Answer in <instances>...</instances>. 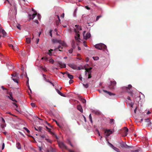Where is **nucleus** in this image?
Segmentation results:
<instances>
[{"instance_id": "e2e57ef3", "label": "nucleus", "mask_w": 152, "mask_h": 152, "mask_svg": "<svg viewBox=\"0 0 152 152\" xmlns=\"http://www.w3.org/2000/svg\"><path fill=\"white\" fill-rule=\"evenodd\" d=\"M85 8L87 9V10H89L90 9V8L89 7H88V6H86L85 7Z\"/></svg>"}, {"instance_id": "864d4df0", "label": "nucleus", "mask_w": 152, "mask_h": 152, "mask_svg": "<svg viewBox=\"0 0 152 152\" xmlns=\"http://www.w3.org/2000/svg\"><path fill=\"white\" fill-rule=\"evenodd\" d=\"M5 145L4 143H3L2 144V150H3L4 148Z\"/></svg>"}, {"instance_id": "b1692460", "label": "nucleus", "mask_w": 152, "mask_h": 152, "mask_svg": "<svg viewBox=\"0 0 152 152\" xmlns=\"http://www.w3.org/2000/svg\"><path fill=\"white\" fill-rule=\"evenodd\" d=\"M80 100L83 103H85L86 102V99H84L82 98H80Z\"/></svg>"}, {"instance_id": "a18cd8bd", "label": "nucleus", "mask_w": 152, "mask_h": 152, "mask_svg": "<svg viewBox=\"0 0 152 152\" xmlns=\"http://www.w3.org/2000/svg\"><path fill=\"white\" fill-rule=\"evenodd\" d=\"M9 46L10 48H13L14 50V49L13 48V46L12 45H11V44L9 45Z\"/></svg>"}, {"instance_id": "bb28decb", "label": "nucleus", "mask_w": 152, "mask_h": 152, "mask_svg": "<svg viewBox=\"0 0 152 152\" xmlns=\"http://www.w3.org/2000/svg\"><path fill=\"white\" fill-rule=\"evenodd\" d=\"M93 112L96 114L98 115H99L100 114V113L99 111L97 110H94L93 111Z\"/></svg>"}, {"instance_id": "58836bf2", "label": "nucleus", "mask_w": 152, "mask_h": 152, "mask_svg": "<svg viewBox=\"0 0 152 152\" xmlns=\"http://www.w3.org/2000/svg\"><path fill=\"white\" fill-rule=\"evenodd\" d=\"M60 20L59 21V20H58L56 21V25L57 26L59 24V23H60Z\"/></svg>"}, {"instance_id": "bf43d9fd", "label": "nucleus", "mask_w": 152, "mask_h": 152, "mask_svg": "<svg viewBox=\"0 0 152 152\" xmlns=\"http://www.w3.org/2000/svg\"><path fill=\"white\" fill-rule=\"evenodd\" d=\"M39 41V38L37 39V40H36V43L37 44L38 43Z\"/></svg>"}, {"instance_id": "69168bd1", "label": "nucleus", "mask_w": 152, "mask_h": 152, "mask_svg": "<svg viewBox=\"0 0 152 152\" xmlns=\"http://www.w3.org/2000/svg\"><path fill=\"white\" fill-rule=\"evenodd\" d=\"M43 77L44 78V80L45 79H46V75H45L43 74Z\"/></svg>"}, {"instance_id": "6e6d98bb", "label": "nucleus", "mask_w": 152, "mask_h": 152, "mask_svg": "<svg viewBox=\"0 0 152 152\" xmlns=\"http://www.w3.org/2000/svg\"><path fill=\"white\" fill-rule=\"evenodd\" d=\"M91 77V74H88V78H90Z\"/></svg>"}, {"instance_id": "20e7f679", "label": "nucleus", "mask_w": 152, "mask_h": 152, "mask_svg": "<svg viewBox=\"0 0 152 152\" xmlns=\"http://www.w3.org/2000/svg\"><path fill=\"white\" fill-rule=\"evenodd\" d=\"M110 84L109 86V88L111 90L115 89L116 85V82L115 81H110Z\"/></svg>"}, {"instance_id": "39448f33", "label": "nucleus", "mask_w": 152, "mask_h": 152, "mask_svg": "<svg viewBox=\"0 0 152 152\" xmlns=\"http://www.w3.org/2000/svg\"><path fill=\"white\" fill-rule=\"evenodd\" d=\"M89 65L88 64H87L84 66V69H85V75H86L87 72L88 74H91V70L92 69V67H90L89 68H87V66H88Z\"/></svg>"}, {"instance_id": "72a5a7b5", "label": "nucleus", "mask_w": 152, "mask_h": 152, "mask_svg": "<svg viewBox=\"0 0 152 152\" xmlns=\"http://www.w3.org/2000/svg\"><path fill=\"white\" fill-rule=\"evenodd\" d=\"M49 62L51 64H53L54 62V61L53 59H50L49 60Z\"/></svg>"}, {"instance_id": "a878e982", "label": "nucleus", "mask_w": 152, "mask_h": 152, "mask_svg": "<svg viewBox=\"0 0 152 152\" xmlns=\"http://www.w3.org/2000/svg\"><path fill=\"white\" fill-rule=\"evenodd\" d=\"M107 141L108 143L109 144V145L113 149L115 147L112 144H111L109 142L108 140H107Z\"/></svg>"}, {"instance_id": "4d7b16f0", "label": "nucleus", "mask_w": 152, "mask_h": 152, "mask_svg": "<svg viewBox=\"0 0 152 152\" xmlns=\"http://www.w3.org/2000/svg\"><path fill=\"white\" fill-rule=\"evenodd\" d=\"M42 70H43L45 72H46L47 71V70L46 68L42 67Z\"/></svg>"}, {"instance_id": "5fc2aeb1", "label": "nucleus", "mask_w": 152, "mask_h": 152, "mask_svg": "<svg viewBox=\"0 0 152 152\" xmlns=\"http://www.w3.org/2000/svg\"><path fill=\"white\" fill-rule=\"evenodd\" d=\"M84 69V67H82V68H80V67H77V69L78 70H80L81 69Z\"/></svg>"}, {"instance_id": "473e14b6", "label": "nucleus", "mask_w": 152, "mask_h": 152, "mask_svg": "<svg viewBox=\"0 0 152 152\" xmlns=\"http://www.w3.org/2000/svg\"><path fill=\"white\" fill-rule=\"evenodd\" d=\"M83 85L86 88H88L89 86L88 84L87 83L86 84H83Z\"/></svg>"}, {"instance_id": "5701e85b", "label": "nucleus", "mask_w": 152, "mask_h": 152, "mask_svg": "<svg viewBox=\"0 0 152 152\" xmlns=\"http://www.w3.org/2000/svg\"><path fill=\"white\" fill-rule=\"evenodd\" d=\"M31 38L28 37L26 38V42L28 44H29L30 43Z\"/></svg>"}, {"instance_id": "052dcab7", "label": "nucleus", "mask_w": 152, "mask_h": 152, "mask_svg": "<svg viewBox=\"0 0 152 152\" xmlns=\"http://www.w3.org/2000/svg\"><path fill=\"white\" fill-rule=\"evenodd\" d=\"M45 81L47 82H49V81H50L48 79H47L46 78V79H45L44 80Z\"/></svg>"}, {"instance_id": "6e6552de", "label": "nucleus", "mask_w": 152, "mask_h": 152, "mask_svg": "<svg viewBox=\"0 0 152 152\" xmlns=\"http://www.w3.org/2000/svg\"><path fill=\"white\" fill-rule=\"evenodd\" d=\"M75 31L76 33V35L75 36V39L76 40H78L80 39V34H79V32L77 31L76 29H75Z\"/></svg>"}, {"instance_id": "79ce46f5", "label": "nucleus", "mask_w": 152, "mask_h": 152, "mask_svg": "<svg viewBox=\"0 0 152 152\" xmlns=\"http://www.w3.org/2000/svg\"><path fill=\"white\" fill-rule=\"evenodd\" d=\"M59 44L62 45L63 46H65V43L63 41H61V43H59Z\"/></svg>"}, {"instance_id": "c9c22d12", "label": "nucleus", "mask_w": 152, "mask_h": 152, "mask_svg": "<svg viewBox=\"0 0 152 152\" xmlns=\"http://www.w3.org/2000/svg\"><path fill=\"white\" fill-rule=\"evenodd\" d=\"M89 119H90L91 122V123H92V117H91V114H90L89 116Z\"/></svg>"}, {"instance_id": "aec40b11", "label": "nucleus", "mask_w": 152, "mask_h": 152, "mask_svg": "<svg viewBox=\"0 0 152 152\" xmlns=\"http://www.w3.org/2000/svg\"><path fill=\"white\" fill-rule=\"evenodd\" d=\"M16 146L18 149H20L21 148L20 144L19 142H17Z\"/></svg>"}, {"instance_id": "f3484780", "label": "nucleus", "mask_w": 152, "mask_h": 152, "mask_svg": "<svg viewBox=\"0 0 152 152\" xmlns=\"http://www.w3.org/2000/svg\"><path fill=\"white\" fill-rule=\"evenodd\" d=\"M56 90L57 91V92L60 95H61V96H65L62 93H61V92H60L57 89H56Z\"/></svg>"}, {"instance_id": "4c0bfd02", "label": "nucleus", "mask_w": 152, "mask_h": 152, "mask_svg": "<svg viewBox=\"0 0 152 152\" xmlns=\"http://www.w3.org/2000/svg\"><path fill=\"white\" fill-rule=\"evenodd\" d=\"M8 68L10 70L12 69H13V66H9V67L8 66Z\"/></svg>"}, {"instance_id": "338daca9", "label": "nucleus", "mask_w": 152, "mask_h": 152, "mask_svg": "<svg viewBox=\"0 0 152 152\" xmlns=\"http://www.w3.org/2000/svg\"><path fill=\"white\" fill-rule=\"evenodd\" d=\"M13 104L14 105H15L16 107H18V105H17V104L13 102Z\"/></svg>"}, {"instance_id": "0e129e2a", "label": "nucleus", "mask_w": 152, "mask_h": 152, "mask_svg": "<svg viewBox=\"0 0 152 152\" xmlns=\"http://www.w3.org/2000/svg\"><path fill=\"white\" fill-rule=\"evenodd\" d=\"M1 118L2 120V122H3V123H5V121L4 120V118Z\"/></svg>"}, {"instance_id": "f03ea898", "label": "nucleus", "mask_w": 152, "mask_h": 152, "mask_svg": "<svg viewBox=\"0 0 152 152\" xmlns=\"http://www.w3.org/2000/svg\"><path fill=\"white\" fill-rule=\"evenodd\" d=\"M114 131H111L110 129H105L104 130V133L105 134V137L106 140H108L107 139L108 137L109 136L110 134H112Z\"/></svg>"}, {"instance_id": "49530a36", "label": "nucleus", "mask_w": 152, "mask_h": 152, "mask_svg": "<svg viewBox=\"0 0 152 152\" xmlns=\"http://www.w3.org/2000/svg\"><path fill=\"white\" fill-rule=\"evenodd\" d=\"M56 123L57 125L59 127H60V126L59 124L55 120H54Z\"/></svg>"}, {"instance_id": "f704fd0d", "label": "nucleus", "mask_w": 152, "mask_h": 152, "mask_svg": "<svg viewBox=\"0 0 152 152\" xmlns=\"http://www.w3.org/2000/svg\"><path fill=\"white\" fill-rule=\"evenodd\" d=\"M57 49H59V51H62V50H61V49H62V48L61 47V46L60 45H59L58 47L57 48Z\"/></svg>"}, {"instance_id": "dca6fc26", "label": "nucleus", "mask_w": 152, "mask_h": 152, "mask_svg": "<svg viewBox=\"0 0 152 152\" xmlns=\"http://www.w3.org/2000/svg\"><path fill=\"white\" fill-rule=\"evenodd\" d=\"M108 121H109V123L111 125H113L114 124V120L113 119H110L109 118L107 119Z\"/></svg>"}, {"instance_id": "c85d7f7f", "label": "nucleus", "mask_w": 152, "mask_h": 152, "mask_svg": "<svg viewBox=\"0 0 152 152\" xmlns=\"http://www.w3.org/2000/svg\"><path fill=\"white\" fill-rule=\"evenodd\" d=\"M12 80L15 82L18 83V79L14 77H12Z\"/></svg>"}, {"instance_id": "7ed1b4c3", "label": "nucleus", "mask_w": 152, "mask_h": 152, "mask_svg": "<svg viewBox=\"0 0 152 152\" xmlns=\"http://www.w3.org/2000/svg\"><path fill=\"white\" fill-rule=\"evenodd\" d=\"M132 87V86L131 85H129L128 86V87H122V88L125 90L126 91L128 92L130 94L131 96H132V92L130 90L131 88Z\"/></svg>"}, {"instance_id": "c03bdc74", "label": "nucleus", "mask_w": 152, "mask_h": 152, "mask_svg": "<svg viewBox=\"0 0 152 152\" xmlns=\"http://www.w3.org/2000/svg\"><path fill=\"white\" fill-rule=\"evenodd\" d=\"M68 141H69V144L72 147H73V145L71 144V143L70 142V141L69 140H68Z\"/></svg>"}, {"instance_id": "1a4fd4ad", "label": "nucleus", "mask_w": 152, "mask_h": 152, "mask_svg": "<svg viewBox=\"0 0 152 152\" xmlns=\"http://www.w3.org/2000/svg\"><path fill=\"white\" fill-rule=\"evenodd\" d=\"M69 66L71 67L72 68L74 69H76L77 68V67L76 65L73 64H68Z\"/></svg>"}, {"instance_id": "8fccbe9b", "label": "nucleus", "mask_w": 152, "mask_h": 152, "mask_svg": "<svg viewBox=\"0 0 152 152\" xmlns=\"http://www.w3.org/2000/svg\"><path fill=\"white\" fill-rule=\"evenodd\" d=\"M31 104L33 107H34L35 106V104L33 103H31Z\"/></svg>"}, {"instance_id": "c756f323", "label": "nucleus", "mask_w": 152, "mask_h": 152, "mask_svg": "<svg viewBox=\"0 0 152 152\" xmlns=\"http://www.w3.org/2000/svg\"><path fill=\"white\" fill-rule=\"evenodd\" d=\"M113 149L117 152H120L119 149L118 148H117L115 147Z\"/></svg>"}, {"instance_id": "a19ab883", "label": "nucleus", "mask_w": 152, "mask_h": 152, "mask_svg": "<svg viewBox=\"0 0 152 152\" xmlns=\"http://www.w3.org/2000/svg\"><path fill=\"white\" fill-rule=\"evenodd\" d=\"M93 58L94 60H96L99 59V57H93Z\"/></svg>"}, {"instance_id": "2eb2a0df", "label": "nucleus", "mask_w": 152, "mask_h": 152, "mask_svg": "<svg viewBox=\"0 0 152 152\" xmlns=\"http://www.w3.org/2000/svg\"><path fill=\"white\" fill-rule=\"evenodd\" d=\"M103 91L104 92L107 93V94H108L109 95H110V96H112V95H115V94L111 92H110L109 91H108L105 90H103Z\"/></svg>"}, {"instance_id": "a211bd4d", "label": "nucleus", "mask_w": 152, "mask_h": 152, "mask_svg": "<svg viewBox=\"0 0 152 152\" xmlns=\"http://www.w3.org/2000/svg\"><path fill=\"white\" fill-rule=\"evenodd\" d=\"M53 41L54 43H61V40H58L57 39H53Z\"/></svg>"}, {"instance_id": "412c9836", "label": "nucleus", "mask_w": 152, "mask_h": 152, "mask_svg": "<svg viewBox=\"0 0 152 152\" xmlns=\"http://www.w3.org/2000/svg\"><path fill=\"white\" fill-rule=\"evenodd\" d=\"M8 97L10 99L12 100L13 101L16 102H17V101L15 99H13L12 96L10 97L9 96H8Z\"/></svg>"}, {"instance_id": "cd10ccee", "label": "nucleus", "mask_w": 152, "mask_h": 152, "mask_svg": "<svg viewBox=\"0 0 152 152\" xmlns=\"http://www.w3.org/2000/svg\"><path fill=\"white\" fill-rule=\"evenodd\" d=\"M45 140L48 142H49L50 143H51L52 142V141L50 140L49 139H48V138H45Z\"/></svg>"}, {"instance_id": "f257e3e1", "label": "nucleus", "mask_w": 152, "mask_h": 152, "mask_svg": "<svg viewBox=\"0 0 152 152\" xmlns=\"http://www.w3.org/2000/svg\"><path fill=\"white\" fill-rule=\"evenodd\" d=\"M94 47L96 48L99 50H104L107 49V46L104 44L100 43L95 45Z\"/></svg>"}, {"instance_id": "9d476101", "label": "nucleus", "mask_w": 152, "mask_h": 152, "mask_svg": "<svg viewBox=\"0 0 152 152\" xmlns=\"http://www.w3.org/2000/svg\"><path fill=\"white\" fill-rule=\"evenodd\" d=\"M58 64L59 65V66L61 68H65L66 67V65L64 63H62L61 62L58 61Z\"/></svg>"}, {"instance_id": "f8f14e48", "label": "nucleus", "mask_w": 152, "mask_h": 152, "mask_svg": "<svg viewBox=\"0 0 152 152\" xmlns=\"http://www.w3.org/2000/svg\"><path fill=\"white\" fill-rule=\"evenodd\" d=\"M0 32H1L3 35V37H4L6 36L7 34L6 32L3 29H2L0 27Z\"/></svg>"}, {"instance_id": "13d9d810", "label": "nucleus", "mask_w": 152, "mask_h": 152, "mask_svg": "<svg viewBox=\"0 0 152 152\" xmlns=\"http://www.w3.org/2000/svg\"><path fill=\"white\" fill-rule=\"evenodd\" d=\"M83 43L85 47H87V45L86 43V42L85 41L83 42Z\"/></svg>"}, {"instance_id": "4468645a", "label": "nucleus", "mask_w": 152, "mask_h": 152, "mask_svg": "<svg viewBox=\"0 0 152 152\" xmlns=\"http://www.w3.org/2000/svg\"><path fill=\"white\" fill-rule=\"evenodd\" d=\"M77 108L81 113L83 112V109L82 107L80 105H78L77 106Z\"/></svg>"}, {"instance_id": "6ab92c4d", "label": "nucleus", "mask_w": 152, "mask_h": 152, "mask_svg": "<svg viewBox=\"0 0 152 152\" xmlns=\"http://www.w3.org/2000/svg\"><path fill=\"white\" fill-rule=\"evenodd\" d=\"M35 129L37 131L41 132L42 130V127L39 126L37 127H35Z\"/></svg>"}, {"instance_id": "2f4dec72", "label": "nucleus", "mask_w": 152, "mask_h": 152, "mask_svg": "<svg viewBox=\"0 0 152 152\" xmlns=\"http://www.w3.org/2000/svg\"><path fill=\"white\" fill-rule=\"evenodd\" d=\"M48 152H53V149L52 147H50V150H48Z\"/></svg>"}, {"instance_id": "393cba45", "label": "nucleus", "mask_w": 152, "mask_h": 152, "mask_svg": "<svg viewBox=\"0 0 152 152\" xmlns=\"http://www.w3.org/2000/svg\"><path fill=\"white\" fill-rule=\"evenodd\" d=\"M91 34H90V33H89V32H88L86 34V38L88 39V38H89L91 37Z\"/></svg>"}, {"instance_id": "423d86ee", "label": "nucleus", "mask_w": 152, "mask_h": 152, "mask_svg": "<svg viewBox=\"0 0 152 152\" xmlns=\"http://www.w3.org/2000/svg\"><path fill=\"white\" fill-rule=\"evenodd\" d=\"M58 145L62 149H65L66 150H68L66 145L62 142H60L58 143Z\"/></svg>"}, {"instance_id": "ea45409f", "label": "nucleus", "mask_w": 152, "mask_h": 152, "mask_svg": "<svg viewBox=\"0 0 152 152\" xmlns=\"http://www.w3.org/2000/svg\"><path fill=\"white\" fill-rule=\"evenodd\" d=\"M73 50L72 48L70 49L69 50V52L70 53H72Z\"/></svg>"}, {"instance_id": "e433bc0d", "label": "nucleus", "mask_w": 152, "mask_h": 152, "mask_svg": "<svg viewBox=\"0 0 152 152\" xmlns=\"http://www.w3.org/2000/svg\"><path fill=\"white\" fill-rule=\"evenodd\" d=\"M17 27L18 28L19 30L21 29V26L20 24H18L17 26Z\"/></svg>"}, {"instance_id": "3c124183", "label": "nucleus", "mask_w": 152, "mask_h": 152, "mask_svg": "<svg viewBox=\"0 0 152 152\" xmlns=\"http://www.w3.org/2000/svg\"><path fill=\"white\" fill-rule=\"evenodd\" d=\"M52 31L51 30L50 31V32H49V34H50V36L51 37H52Z\"/></svg>"}, {"instance_id": "680f3d73", "label": "nucleus", "mask_w": 152, "mask_h": 152, "mask_svg": "<svg viewBox=\"0 0 152 152\" xmlns=\"http://www.w3.org/2000/svg\"><path fill=\"white\" fill-rule=\"evenodd\" d=\"M73 81L72 80H70L69 81V83L71 84L73 83Z\"/></svg>"}, {"instance_id": "7c9ffc66", "label": "nucleus", "mask_w": 152, "mask_h": 152, "mask_svg": "<svg viewBox=\"0 0 152 152\" xmlns=\"http://www.w3.org/2000/svg\"><path fill=\"white\" fill-rule=\"evenodd\" d=\"M18 75V74L17 73L15 72V73L12 74L11 75L13 77H16L17 76V75Z\"/></svg>"}, {"instance_id": "de8ad7c7", "label": "nucleus", "mask_w": 152, "mask_h": 152, "mask_svg": "<svg viewBox=\"0 0 152 152\" xmlns=\"http://www.w3.org/2000/svg\"><path fill=\"white\" fill-rule=\"evenodd\" d=\"M41 137L43 138H46V137L45 135H40Z\"/></svg>"}, {"instance_id": "0eeeda50", "label": "nucleus", "mask_w": 152, "mask_h": 152, "mask_svg": "<svg viewBox=\"0 0 152 152\" xmlns=\"http://www.w3.org/2000/svg\"><path fill=\"white\" fill-rule=\"evenodd\" d=\"M119 147L125 148H129L130 147L127 145L125 143L122 142L120 143V147Z\"/></svg>"}, {"instance_id": "09e8293b", "label": "nucleus", "mask_w": 152, "mask_h": 152, "mask_svg": "<svg viewBox=\"0 0 152 152\" xmlns=\"http://www.w3.org/2000/svg\"><path fill=\"white\" fill-rule=\"evenodd\" d=\"M42 59H44L45 61H47L48 58L46 57H42Z\"/></svg>"}, {"instance_id": "4be33fe9", "label": "nucleus", "mask_w": 152, "mask_h": 152, "mask_svg": "<svg viewBox=\"0 0 152 152\" xmlns=\"http://www.w3.org/2000/svg\"><path fill=\"white\" fill-rule=\"evenodd\" d=\"M67 76L69 77V78L70 79H73V75H70L69 73L67 74Z\"/></svg>"}, {"instance_id": "ddd939ff", "label": "nucleus", "mask_w": 152, "mask_h": 152, "mask_svg": "<svg viewBox=\"0 0 152 152\" xmlns=\"http://www.w3.org/2000/svg\"><path fill=\"white\" fill-rule=\"evenodd\" d=\"M128 129L126 127H124V134H123V136H126L127 134V132L128 131Z\"/></svg>"}, {"instance_id": "37998d69", "label": "nucleus", "mask_w": 152, "mask_h": 152, "mask_svg": "<svg viewBox=\"0 0 152 152\" xmlns=\"http://www.w3.org/2000/svg\"><path fill=\"white\" fill-rule=\"evenodd\" d=\"M101 17V15L98 16H97L96 18V21L98 20L99 19V18Z\"/></svg>"}, {"instance_id": "603ef678", "label": "nucleus", "mask_w": 152, "mask_h": 152, "mask_svg": "<svg viewBox=\"0 0 152 152\" xmlns=\"http://www.w3.org/2000/svg\"><path fill=\"white\" fill-rule=\"evenodd\" d=\"M75 26L76 27V28H77L78 29H79V28H80V30H81V28H80V27H79V26L76 25Z\"/></svg>"}, {"instance_id": "9b49d317", "label": "nucleus", "mask_w": 152, "mask_h": 152, "mask_svg": "<svg viewBox=\"0 0 152 152\" xmlns=\"http://www.w3.org/2000/svg\"><path fill=\"white\" fill-rule=\"evenodd\" d=\"M37 15V12L36 11H35L34 13L32 15H29L30 20L34 19L35 16Z\"/></svg>"}, {"instance_id": "774afa93", "label": "nucleus", "mask_w": 152, "mask_h": 152, "mask_svg": "<svg viewBox=\"0 0 152 152\" xmlns=\"http://www.w3.org/2000/svg\"><path fill=\"white\" fill-rule=\"evenodd\" d=\"M72 47L73 48H75V45H74V43H73L72 44Z\"/></svg>"}]
</instances>
